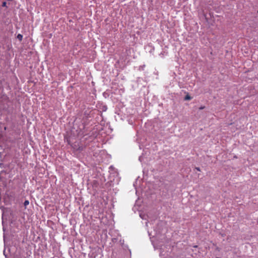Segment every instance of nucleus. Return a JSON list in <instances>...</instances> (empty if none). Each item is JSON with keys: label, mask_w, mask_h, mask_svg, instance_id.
Segmentation results:
<instances>
[{"label": "nucleus", "mask_w": 258, "mask_h": 258, "mask_svg": "<svg viewBox=\"0 0 258 258\" xmlns=\"http://www.w3.org/2000/svg\"><path fill=\"white\" fill-rule=\"evenodd\" d=\"M17 39H19L20 41H22V39H23V35L20 34H19L18 35H17Z\"/></svg>", "instance_id": "obj_1"}, {"label": "nucleus", "mask_w": 258, "mask_h": 258, "mask_svg": "<svg viewBox=\"0 0 258 258\" xmlns=\"http://www.w3.org/2000/svg\"><path fill=\"white\" fill-rule=\"evenodd\" d=\"M191 99V97L189 95H187L185 96L184 100H189Z\"/></svg>", "instance_id": "obj_2"}, {"label": "nucleus", "mask_w": 258, "mask_h": 258, "mask_svg": "<svg viewBox=\"0 0 258 258\" xmlns=\"http://www.w3.org/2000/svg\"><path fill=\"white\" fill-rule=\"evenodd\" d=\"M29 204V202L28 200H26L24 202V205L26 207Z\"/></svg>", "instance_id": "obj_3"}, {"label": "nucleus", "mask_w": 258, "mask_h": 258, "mask_svg": "<svg viewBox=\"0 0 258 258\" xmlns=\"http://www.w3.org/2000/svg\"><path fill=\"white\" fill-rule=\"evenodd\" d=\"M6 6H7V3L6 2H4L2 3V6L5 7H6Z\"/></svg>", "instance_id": "obj_4"}, {"label": "nucleus", "mask_w": 258, "mask_h": 258, "mask_svg": "<svg viewBox=\"0 0 258 258\" xmlns=\"http://www.w3.org/2000/svg\"><path fill=\"white\" fill-rule=\"evenodd\" d=\"M204 108H205V106H201L199 108L200 109H203Z\"/></svg>", "instance_id": "obj_5"}, {"label": "nucleus", "mask_w": 258, "mask_h": 258, "mask_svg": "<svg viewBox=\"0 0 258 258\" xmlns=\"http://www.w3.org/2000/svg\"><path fill=\"white\" fill-rule=\"evenodd\" d=\"M196 169L199 171H200V169L199 167H196Z\"/></svg>", "instance_id": "obj_6"}, {"label": "nucleus", "mask_w": 258, "mask_h": 258, "mask_svg": "<svg viewBox=\"0 0 258 258\" xmlns=\"http://www.w3.org/2000/svg\"><path fill=\"white\" fill-rule=\"evenodd\" d=\"M257 13H258V10H257Z\"/></svg>", "instance_id": "obj_7"}]
</instances>
